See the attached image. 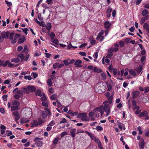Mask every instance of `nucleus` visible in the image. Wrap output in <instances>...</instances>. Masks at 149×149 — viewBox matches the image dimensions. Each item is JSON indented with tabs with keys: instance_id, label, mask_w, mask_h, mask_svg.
Wrapping results in <instances>:
<instances>
[{
	"instance_id": "obj_10",
	"label": "nucleus",
	"mask_w": 149,
	"mask_h": 149,
	"mask_svg": "<svg viewBox=\"0 0 149 149\" xmlns=\"http://www.w3.org/2000/svg\"><path fill=\"white\" fill-rule=\"evenodd\" d=\"M14 34V33H11L10 34L9 38L11 42L13 44L15 43L17 41V40L14 39V38H13Z\"/></svg>"
},
{
	"instance_id": "obj_55",
	"label": "nucleus",
	"mask_w": 149,
	"mask_h": 149,
	"mask_svg": "<svg viewBox=\"0 0 149 149\" xmlns=\"http://www.w3.org/2000/svg\"><path fill=\"white\" fill-rule=\"evenodd\" d=\"M22 29L23 32L26 35H27L28 34L27 31L28 29L27 28H24Z\"/></svg>"
},
{
	"instance_id": "obj_26",
	"label": "nucleus",
	"mask_w": 149,
	"mask_h": 149,
	"mask_svg": "<svg viewBox=\"0 0 149 149\" xmlns=\"http://www.w3.org/2000/svg\"><path fill=\"white\" fill-rule=\"evenodd\" d=\"M93 71L97 73H100L102 72V70L101 69L97 68L96 67H95L94 68Z\"/></svg>"
},
{
	"instance_id": "obj_38",
	"label": "nucleus",
	"mask_w": 149,
	"mask_h": 149,
	"mask_svg": "<svg viewBox=\"0 0 149 149\" xmlns=\"http://www.w3.org/2000/svg\"><path fill=\"white\" fill-rule=\"evenodd\" d=\"M129 72L131 75L132 76H135L136 75L135 72L132 69H130L129 70Z\"/></svg>"
},
{
	"instance_id": "obj_24",
	"label": "nucleus",
	"mask_w": 149,
	"mask_h": 149,
	"mask_svg": "<svg viewBox=\"0 0 149 149\" xmlns=\"http://www.w3.org/2000/svg\"><path fill=\"white\" fill-rule=\"evenodd\" d=\"M29 122V120L28 119L25 118H22L20 120V122L21 124L28 123Z\"/></svg>"
},
{
	"instance_id": "obj_56",
	"label": "nucleus",
	"mask_w": 149,
	"mask_h": 149,
	"mask_svg": "<svg viewBox=\"0 0 149 149\" xmlns=\"http://www.w3.org/2000/svg\"><path fill=\"white\" fill-rule=\"evenodd\" d=\"M8 95H3L2 96V98L3 99V101H6L7 99Z\"/></svg>"
},
{
	"instance_id": "obj_51",
	"label": "nucleus",
	"mask_w": 149,
	"mask_h": 149,
	"mask_svg": "<svg viewBox=\"0 0 149 149\" xmlns=\"http://www.w3.org/2000/svg\"><path fill=\"white\" fill-rule=\"evenodd\" d=\"M41 99V100L42 101H46L47 98L44 94L43 95Z\"/></svg>"
},
{
	"instance_id": "obj_18",
	"label": "nucleus",
	"mask_w": 149,
	"mask_h": 149,
	"mask_svg": "<svg viewBox=\"0 0 149 149\" xmlns=\"http://www.w3.org/2000/svg\"><path fill=\"white\" fill-rule=\"evenodd\" d=\"M104 33V31L103 30H102L98 34L97 37L96 38L97 40H98L102 36Z\"/></svg>"
},
{
	"instance_id": "obj_16",
	"label": "nucleus",
	"mask_w": 149,
	"mask_h": 149,
	"mask_svg": "<svg viewBox=\"0 0 149 149\" xmlns=\"http://www.w3.org/2000/svg\"><path fill=\"white\" fill-rule=\"evenodd\" d=\"M76 131V129L75 128H73L70 130V133L73 137H74L75 136Z\"/></svg>"
},
{
	"instance_id": "obj_48",
	"label": "nucleus",
	"mask_w": 149,
	"mask_h": 149,
	"mask_svg": "<svg viewBox=\"0 0 149 149\" xmlns=\"http://www.w3.org/2000/svg\"><path fill=\"white\" fill-rule=\"evenodd\" d=\"M24 78L26 79H28L29 80H31L32 79V77L30 75L25 76L24 77Z\"/></svg>"
},
{
	"instance_id": "obj_15",
	"label": "nucleus",
	"mask_w": 149,
	"mask_h": 149,
	"mask_svg": "<svg viewBox=\"0 0 149 149\" xmlns=\"http://www.w3.org/2000/svg\"><path fill=\"white\" fill-rule=\"evenodd\" d=\"M85 132L90 137L92 140H94L96 138L93 134L87 131H85Z\"/></svg>"
},
{
	"instance_id": "obj_19",
	"label": "nucleus",
	"mask_w": 149,
	"mask_h": 149,
	"mask_svg": "<svg viewBox=\"0 0 149 149\" xmlns=\"http://www.w3.org/2000/svg\"><path fill=\"white\" fill-rule=\"evenodd\" d=\"M143 27L144 29H146L147 32H149V24L145 23L143 25Z\"/></svg>"
},
{
	"instance_id": "obj_20",
	"label": "nucleus",
	"mask_w": 149,
	"mask_h": 149,
	"mask_svg": "<svg viewBox=\"0 0 149 149\" xmlns=\"http://www.w3.org/2000/svg\"><path fill=\"white\" fill-rule=\"evenodd\" d=\"M28 88L29 89V91L32 92H34L36 90V88L34 86H28Z\"/></svg>"
},
{
	"instance_id": "obj_59",
	"label": "nucleus",
	"mask_w": 149,
	"mask_h": 149,
	"mask_svg": "<svg viewBox=\"0 0 149 149\" xmlns=\"http://www.w3.org/2000/svg\"><path fill=\"white\" fill-rule=\"evenodd\" d=\"M119 44L120 47H122L124 45V42L123 41H120L119 42Z\"/></svg>"
},
{
	"instance_id": "obj_41",
	"label": "nucleus",
	"mask_w": 149,
	"mask_h": 149,
	"mask_svg": "<svg viewBox=\"0 0 149 149\" xmlns=\"http://www.w3.org/2000/svg\"><path fill=\"white\" fill-rule=\"evenodd\" d=\"M17 56L18 57L20 58L22 61L23 60L24 58V56L23 54H20L17 55Z\"/></svg>"
},
{
	"instance_id": "obj_29",
	"label": "nucleus",
	"mask_w": 149,
	"mask_h": 149,
	"mask_svg": "<svg viewBox=\"0 0 149 149\" xmlns=\"http://www.w3.org/2000/svg\"><path fill=\"white\" fill-rule=\"evenodd\" d=\"M8 63H9V61L8 60L6 61H2V65L3 67H5L8 65Z\"/></svg>"
},
{
	"instance_id": "obj_43",
	"label": "nucleus",
	"mask_w": 149,
	"mask_h": 149,
	"mask_svg": "<svg viewBox=\"0 0 149 149\" xmlns=\"http://www.w3.org/2000/svg\"><path fill=\"white\" fill-rule=\"evenodd\" d=\"M137 130L139 132V134H141L142 133V131L141 130V128L140 126H139L137 128Z\"/></svg>"
},
{
	"instance_id": "obj_1",
	"label": "nucleus",
	"mask_w": 149,
	"mask_h": 149,
	"mask_svg": "<svg viewBox=\"0 0 149 149\" xmlns=\"http://www.w3.org/2000/svg\"><path fill=\"white\" fill-rule=\"evenodd\" d=\"M12 104L13 106L11 107V110L12 111L19 109V107L20 105V103L19 102L16 100H14L12 102Z\"/></svg>"
},
{
	"instance_id": "obj_4",
	"label": "nucleus",
	"mask_w": 149,
	"mask_h": 149,
	"mask_svg": "<svg viewBox=\"0 0 149 149\" xmlns=\"http://www.w3.org/2000/svg\"><path fill=\"white\" fill-rule=\"evenodd\" d=\"M9 34V32H6L4 31H3L1 33V36L0 35V40L2 38L4 39L5 38L6 39H7L8 38Z\"/></svg>"
},
{
	"instance_id": "obj_44",
	"label": "nucleus",
	"mask_w": 149,
	"mask_h": 149,
	"mask_svg": "<svg viewBox=\"0 0 149 149\" xmlns=\"http://www.w3.org/2000/svg\"><path fill=\"white\" fill-rule=\"evenodd\" d=\"M95 130L97 131H101L103 130V128L101 126H98L96 127Z\"/></svg>"
},
{
	"instance_id": "obj_27",
	"label": "nucleus",
	"mask_w": 149,
	"mask_h": 149,
	"mask_svg": "<svg viewBox=\"0 0 149 149\" xmlns=\"http://www.w3.org/2000/svg\"><path fill=\"white\" fill-rule=\"evenodd\" d=\"M17 93L21 97L23 96L24 92L22 90H20L17 91Z\"/></svg>"
},
{
	"instance_id": "obj_32",
	"label": "nucleus",
	"mask_w": 149,
	"mask_h": 149,
	"mask_svg": "<svg viewBox=\"0 0 149 149\" xmlns=\"http://www.w3.org/2000/svg\"><path fill=\"white\" fill-rule=\"evenodd\" d=\"M107 91H110L112 89V86L110 83L107 84Z\"/></svg>"
},
{
	"instance_id": "obj_50",
	"label": "nucleus",
	"mask_w": 149,
	"mask_h": 149,
	"mask_svg": "<svg viewBox=\"0 0 149 149\" xmlns=\"http://www.w3.org/2000/svg\"><path fill=\"white\" fill-rule=\"evenodd\" d=\"M48 91L50 93L52 94L54 92V89L53 88L51 87L48 90Z\"/></svg>"
},
{
	"instance_id": "obj_25",
	"label": "nucleus",
	"mask_w": 149,
	"mask_h": 149,
	"mask_svg": "<svg viewBox=\"0 0 149 149\" xmlns=\"http://www.w3.org/2000/svg\"><path fill=\"white\" fill-rule=\"evenodd\" d=\"M11 62H14L15 63H18L20 61V60L18 58H12L11 60Z\"/></svg>"
},
{
	"instance_id": "obj_33",
	"label": "nucleus",
	"mask_w": 149,
	"mask_h": 149,
	"mask_svg": "<svg viewBox=\"0 0 149 149\" xmlns=\"http://www.w3.org/2000/svg\"><path fill=\"white\" fill-rule=\"evenodd\" d=\"M35 94L36 95L40 97H41L42 96V95L41 93V91L40 90H36V92Z\"/></svg>"
},
{
	"instance_id": "obj_57",
	"label": "nucleus",
	"mask_w": 149,
	"mask_h": 149,
	"mask_svg": "<svg viewBox=\"0 0 149 149\" xmlns=\"http://www.w3.org/2000/svg\"><path fill=\"white\" fill-rule=\"evenodd\" d=\"M42 105L43 106H45L46 107H48V104L47 102H42Z\"/></svg>"
},
{
	"instance_id": "obj_12",
	"label": "nucleus",
	"mask_w": 149,
	"mask_h": 149,
	"mask_svg": "<svg viewBox=\"0 0 149 149\" xmlns=\"http://www.w3.org/2000/svg\"><path fill=\"white\" fill-rule=\"evenodd\" d=\"M148 115V113L147 111L144 110L141 112L139 115V117L141 118L142 117H144Z\"/></svg>"
},
{
	"instance_id": "obj_2",
	"label": "nucleus",
	"mask_w": 149,
	"mask_h": 149,
	"mask_svg": "<svg viewBox=\"0 0 149 149\" xmlns=\"http://www.w3.org/2000/svg\"><path fill=\"white\" fill-rule=\"evenodd\" d=\"M78 117L81 118L82 121H88L89 120V118L87 116V114L85 113H79L78 115Z\"/></svg>"
},
{
	"instance_id": "obj_46",
	"label": "nucleus",
	"mask_w": 149,
	"mask_h": 149,
	"mask_svg": "<svg viewBox=\"0 0 149 149\" xmlns=\"http://www.w3.org/2000/svg\"><path fill=\"white\" fill-rule=\"evenodd\" d=\"M53 0H47L46 1V2L48 5H52L53 3Z\"/></svg>"
},
{
	"instance_id": "obj_3",
	"label": "nucleus",
	"mask_w": 149,
	"mask_h": 149,
	"mask_svg": "<svg viewBox=\"0 0 149 149\" xmlns=\"http://www.w3.org/2000/svg\"><path fill=\"white\" fill-rule=\"evenodd\" d=\"M104 111L106 112V116H107L108 115L110 112L109 106L108 104L106 103V102H104Z\"/></svg>"
},
{
	"instance_id": "obj_60",
	"label": "nucleus",
	"mask_w": 149,
	"mask_h": 149,
	"mask_svg": "<svg viewBox=\"0 0 149 149\" xmlns=\"http://www.w3.org/2000/svg\"><path fill=\"white\" fill-rule=\"evenodd\" d=\"M34 20L35 21H36V22L37 24H38L40 26L41 25V22H40L38 21V20H37V19L34 18Z\"/></svg>"
},
{
	"instance_id": "obj_14",
	"label": "nucleus",
	"mask_w": 149,
	"mask_h": 149,
	"mask_svg": "<svg viewBox=\"0 0 149 149\" xmlns=\"http://www.w3.org/2000/svg\"><path fill=\"white\" fill-rule=\"evenodd\" d=\"M118 50V47H111L108 50L109 52L113 53V52H117Z\"/></svg>"
},
{
	"instance_id": "obj_52",
	"label": "nucleus",
	"mask_w": 149,
	"mask_h": 149,
	"mask_svg": "<svg viewBox=\"0 0 149 149\" xmlns=\"http://www.w3.org/2000/svg\"><path fill=\"white\" fill-rule=\"evenodd\" d=\"M67 122V120L64 118H63L62 120L60 121V124H62V123H66Z\"/></svg>"
},
{
	"instance_id": "obj_6",
	"label": "nucleus",
	"mask_w": 149,
	"mask_h": 149,
	"mask_svg": "<svg viewBox=\"0 0 149 149\" xmlns=\"http://www.w3.org/2000/svg\"><path fill=\"white\" fill-rule=\"evenodd\" d=\"M104 28L106 30H108L110 28L111 24L109 21H107L104 23Z\"/></svg>"
},
{
	"instance_id": "obj_63",
	"label": "nucleus",
	"mask_w": 149,
	"mask_h": 149,
	"mask_svg": "<svg viewBox=\"0 0 149 149\" xmlns=\"http://www.w3.org/2000/svg\"><path fill=\"white\" fill-rule=\"evenodd\" d=\"M94 111L90 112L89 113V116L90 117H92L94 115Z\"/></svg>"
},
{
	"instance_id": "obj_8",
	"label": "nucleus",
	"mask_w": 149,
	"mask_h": 149,
	"mask_svg": "<svg viewBox=\"0 0 149 149\" xmlns=\"http://www.w3.org/2000/svg\"><path fill=\"white\" fill-rule=\"evenodd\" d=\"M51 114L50 111L47 112L46 111H43L42 113V116L43 119L46 118L48 115H50Z\"/></svg>"
},
{
	"instance_id": "obj_39",
	"label": "nucleus",
	"mask_w": 149,
	"mask_h": 149,
	"mask_svg": "<svg viewBox=\"0 0 149 149\" xmlns=\"http://www.w3.org/2000/svg\"><path fill=\"white\" fill-rule=\"evenodd\" d=\"M47 83L49 86H51L52 85V81L51 79H49L47 80Z\"/></svg>"
},
{
	"instance_id": "obj_5",
	"label": "nucleus",
	"mask_w": 149,
	"mask_h": 149,
	"mask_svg": "<svg viewBox=\"0 0 149 149\" xmlns=\"http://www.w3.org/2000/svg\"><path fill=\"white\" fill-rule=\"evenodd\" d=\"M39 138H36L34 139V141L35 142V144L38 147H41L42 145V141L39 140Z\"/></svg>"
},
{
	"instance_id": "obj_21",
	"label": "nucleus",
	"mask_w": 149,
	"mask_h": 149,
	"mask_svg": "<svg viewBox=\"0 0 149 149\" xmlns=\"http://www.w3.org/2000/svg\"><path fill=\"white\" fill-rule=\"evenodd\" d=\"M38 125V121L37 120H35L33 121V123H32L31 127H37Z\"/></svg>"
},
{
	"instance_id": "obj_53",
	"label": "nucleus",
	"mask_w": 149,
	"mask_h": 149,
	"mask_svg": "<svg viewBox=\"0 0 149 149\" xmlns=\"http://www.w3.org/2000/svg\"><path fill=\"white\" fill-rule=\"evenodd\" d=\"M55 124V122L53 120H52L48 124V125H50V126L54 125Z\"/></svg>"
},
{
	"instance_id": "obj_62",
	"label": "nucleus",
	"mask_w": 149,
	"mask_h": 149,
	"mask_svg": "<svg viewBox=\"0 0 149 149\" xmlns=\"http://www.w3.org/2000/svg\"><path fill=\"white\" fill-rule=\"evenodd\" d=\"M38 124L39 125H40L43 122V120L40 118L38 119Z\"/></svg>"
},
{
	"instance_id": "obj_35",
	"label": "nucleus",
	"mask_w": 149,
	"mask_h": 149,
	"mask_svg": "<svg viewBox=\"0 0 149 149\" xmlns=\"http://www.w3.org/2000/svg\"><path fill=\"white\" fill-rule=\"evenodd\" d=\"M59 139V138L58 137L54 139L53 141V143L54 145H56L57 144Z\"/></svg>"
},
{
	"instance_id": "obj_54",
	"label": "nucleus",
	"mask_w": 149,
	"mask_h": 149,
	"mask_svg": "<svg viewBox=\"0 0 149 149\" xmlns=\"http://www.w3.org/2000/svg\"><path fill=\"white\" fill-rule=\"evenodd\" d=\"M5 1L7 5V6H8L9 7V6H12V3L11 2L7 1Z\"/></svg>"
},
{
	"instance_id": "obj_49",
	"label": "nucleus",
	"mask_w": 149,
	"mask_h": 149,
	"mask_svg": "<svg viewBox=\"0 0 149 149\" xmlns=\"http://www.w3.org/2000/svg\"><path fill=\"white\" fill-rule=\"evenodd\" d=\"M109 53L107 54V56L106 57V58H111V57H112L113 56V53H110L109 52Z\"/></svg>"
},
{
	"instance_id": "obj_47",
	"label": "nucleus",
	"mask_w": 149,
	"mask_h": 149,
	"mask_svg": "<svg viewBox=\"0 0 149 149\" xmlns=\"http://www.w3.org/2000/svg\"><path fill=\"white\" fill-rule=\"evenodd\" d=\"M24 91L25 92L27 93L28 94L29 93V89H28V87L27 88H22Z\"/></svg>"
},
{
	"instance_id": "obj_64",
	"label": "nucleus",
	"mask_w": 149,
	"mask_h": 149,
	"mask_svg": "<svg viewBox=\"0 0 149 149\" xmlns=\"http://www.w3.org/2000/svg\"><path fill=\"white\" fill-rule=\"evenodd\" d=\"M144 91L145 93H148L149 91V87L148 86L145 88Z\"/></svg>"
},
{
	"instance_id": "obj_9",
	"label": "nucleus",
	"mask_w": 149,
	"mask_h": 149,
	"mask_svg": "<svg viewBox=\"0 0 149 149\" xmlns=\"http://www.w3.org/2000/svg\"><path fill=\"white\" fill-rule=\"evenodd\" d=\"M145 141L143 138H141L140 141L139 143V145L141 149H143L144 146Z\"/></svg>"
},
{
	"instance_id": "obj_13",
	"label": "nucleus",
	"mask_w": 149,
	"mask_h": 149,
	"mask_svg": "<svg viewBox=\"0 0 149 149\" xmlns=\"http://www.w3.org/2000/svg\"><path fill=\"white\" fill-rule=\"evenodd\" d=\"M140 93V92L138 91H135L133 92L132 95L133 96V98H135L137 97Z\"/></svg>"
},
{
	"instance_id": "obj_22",
	"label": "nucleus",
	"mask_w": 149,
	"mask_h": 149,
	"mask_svg": "<svg viewBox=\"0 0 149 149\" xmlns=\"http://www.w3.org/2000/svg\"><path fill=\"white\" fill-rule=\"evenodd\" d=\"M148 15H146L145 17H142L140 21V23L141 24L143 23L147 19L148 17Z\"/></svg>"
},
{
	"instance_id": "obj_28",
	"label": "nucleus",
	"mask_w": 149,
	"mask_h": 149,
	"mask_svg": "<svg viewBox=\"0 0 149 149\" xmlns=\"http://www.w3.org/2000/svg\"><path fill=\"white\" fill-rule=\"evenodd\" d=\"M46 27L47 30L48 31H49L52 27V26L50 23L49 22L47 23L46 26Z\"/></svg>"
},
{
	"instance_id": "obj_45",
	"label": "nucleus",
	"mask_w": 149,
	"mask_h": 149,
	"mask_svg": "<svg viewBox=\"0 0 149 149\" xmlns=\"http://www.w3.org/2000/svg\"><path fill=\"white\" fill-rule=\"evenodd\" d=\"M59 65V63H55L53 65V68L55 69L57 67L58 68V65Z\"/></svg>"
},
{
	"instance_id": "obj_34",
	"label": "nucleus",
	"mask_w": 149,
	"mask_h": 149,
	"mask_svg": "<svg viewBox=\"0 0 149 149\" xmlns=\"http://www.w3.org/2000/svg\"><path fill=\"white\" fill-rule=\"evenodd\" d=\"M118 127L121 131L123 129L124 130H125V127L124 125L123 124H122V125L120 124L118 125Z\"/></svg>"
},
{
	"instance_id": "obj_30",
	"label": "nucleus",
	"mask_w": 149,
	"mask_h": 149,
	"mask_svg": "<svg viewBox=\"0 0 149 149\" xmlns=\"http://www.w3.org/2000/svg\"><path fill=\"white\" fill-rule=\"evenodd\" d=\"M148 13V11L147 9H144L142 11V15L143 16H145Z\"/></svg>"
},
{
	"instance_id": "obj_37",
	"label": "nucleus",
	"mask_w": 149,
	"mask_h": 149,
	"mask_svg": "<svg viewBox=\"0 0 149 149\" xmlns=\"http://www.w3.org/2000/svg\"><path fill=\"white\" fill-rule=\"evenodd\" d=\"M124 70L123 69H122L121 70V71H118L117 72V74L118 75H119L120 74H121V76H122L123 75V74L124 73Z\"/></svg>"
},
{
	"instance_id": "obj_11",
	"label": "nucleus",
	"mask_w": 149,
	"mask_h": 149,
	"mask_svg": "<svg viewBox=\"0 0 149 149\" xmlns=\"http://www.w3.org/2000/svg\"><path fill=\"white\" fill-rule=\"evenodd\" d=\"M112 10V9L110 7L108 8L107 10L106 11V16L107 18H109L110 17L111 15V13Z\"/></svg>"
},
{
	"instance_id": "obj_17",
	"label": "nucleus",
	"mask_w": 149,
	"mask_h": 149,
	"mask_svg": "<svg viewBox=\"0 0 149 149\" xmlns=\"http://www.w3.org/2000/svg\"><path fill=\"white\" fill-rule=\"evenodd\" d=\"M142 66L141 65H139L138 68H135V71L138 74H139L142 70Z\"/></svg>"
},
{
	"instance_id": "obj_58",
	"label": "nucleus",
	"mask_w": 149,
	"mask_h": 149,
	"mask_svg": "<svg viewBox=\"0 0 149 149\" xmlns=\"http://www.w3.org/2000/svg\"><path fill=\"white\" fill-rule=\"evenodd\" d=\"M20 36V35L19 34L17 33L15 34L14 36V39L16 40V39L18 38Z\"/></svg>"
},
{
	"instance_id": "obj_23",
	"label": "nucleus",
	"mask_w": 149,
	"mask_h": 149,
	"mask_svg": "<svg viewBox=\"0 0 149 149\" xmlns=\"http://www.w3.org/2000/svg\"><path fill=\"white\" fill-rule=\"evenodd\" d=\"M99 112H100L101 115L103 114L104 111V107L103 105L100 106L99 108Z\"/></svg>"
},
{
	"instance_id": "obj_7",
	"label": "nucleus",
	"mask_w": 149,
	"mask_h": 149,
	"mask_svg": "<svg viewBox=\"0 0 149 149\" xmlns=\"http://www.w3.org/2000/svg\"><path fill=\"white\" fill-rule=\"evenodd\" d=\"M81 63L82 61L81 60L79 59L77 60L74 63V65H75V67H82V65H81Z\"/></svg>"
},
{
	"instance_id": "obj_61",
	"label": "nucleus",
	"mask_w": 149,
	"mask_h": 149,
	"mask_svg": "<svg viewBox=\"0 0 149 149\" xmlns=\"http://www.w3.org/2000/svg\"><path fill=\"white\" fill-rule=\"evenodd\" d=\"M63 63L66 66H67L69 64V63L68 62L67 60H64L63 61Z\"/></svg>"
},
{
	"instance_id": "obj_40",
	"label": "nucleus",
	"mask_w": 149,
	"mask_h": 149,
	"mask_svg": "<svg viewBox=\"0 0 149 149\" xmlns=\"http://www.w3.org/2000/svg\"><path fill=\"white\" fill-rule=\"evenodd\" d=\"M51 39L52 40L54 38L55 35L53 32H51L49 35Z\"/></svg>"
},
{
	"instance_id": "obj_42",
	"label": "nucleus",
	"mask_w": 149,
	"mask_h": 149,
	"mask_svg": "<svg viewBox=\"0 0 149 149\" xmlns=\"http://www.w3.org/2000/svg\"><path fill=\"white\" fill-rule=\"evenodd\" d=\"M13 114L16 117H19V115L18 111H16L13 112Z\"/></svg>"
},
{
	"instance_id": "obj_36",
	"label": "nucleus",
	"mask_w": 149,
	"mask_h": 149,
	"mask_svg": "<svg viewBox=\"0 0 149 149\" xmlns=\"http://www.w3.org/2000/svg\"><path fill=\"white\" fill-rule=\"evenodd\" d=\"M25 40V38L24 37H21L19 38L18 42L19 43H21L24 42Z\"/></svg>"
},
{
	"instance_id": "obj_31",
	"label": "nucleus",
	"mask_w": 149,
	"mask_h": 149,
	"mask_svg": "<svg viewBox=\"0 0 149 149\" xmlns=\"http://www.w3.org/2000/svg\"><path fill=\"white\" fill-rule=\"evenodd\" d=\"M56 98L57 94L56 93L54 94L50 97V99L52 100H55Z\"/></svg>"
}]
</instances>
